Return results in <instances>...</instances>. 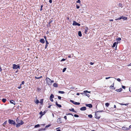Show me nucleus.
<instances>
[{
  "instance_id": "39",
  "label": "nucleus",
  "mask_w": 131,
  "mask_h": 131,
  "mask_svg": "<svg viewBox=\"0 0 131 131\" xmlns=\"http://www.w3.org/2000/svg\"><path fill=\"white\" fill-rule=\"evenodd\" d=\"M66 115H72V116H73V115L71 113H67L66 114Z\"/></svg>"
},
{
  "instance_id": "6",
  "label": "nucleus",
  "mask_w": 131,
  "mask_h": 131,
  "mask_svg": "<svg viewBox=\"0 0 131 131\" xmlns=\"http://www.w3.org/2000/svg\"><path fill=\"white\" fill-rule=\"evenodd\" d=\"M70 101L72 102V103H73V104L76 105H79L80 104V103L79 102H75L73 101L72 100H70Z\"/></svg>"
},
{
  "instance_id": "1",
  "label": "nucleus",
  "mask_w": 131,
  "mask_h": 131,
  "mask_svg": "<svg viewBox=\"0 0 131 131\" xmlns=\"http://www.w3.org/2000/svg\"><path fill=\"white\" fill-rule=\"evenodd\" d=\"M16 122L18 123L17 124H15L16 127L17 128L19 127L21 125H22L24 123V122L22 120H20V122H19V119L18 118H16Z\"/></svg>"
},
{
  "instance_id": "36",
  "label": "nucleus",
  "mask_w": 131,
  "mask_h": 131,
  "mask_svg": "<svg viewBox=\"0 0 131 131\" xmlns=\"http://www.w3.org/2000/svg\"><path fill=\"white\" fill-rule=\"evenodd\" d=\"M66 69H67V68H64V69H63V71H62V72H64L66 71Z\"/></svg>"
},
{
  "instance_id": "60",
  "label": "nucleus",
  "mask_w": 131,
  "mask_h": 131,
  "mask_svg": "<svg viewBox=\"0 0 131 131\" xmlns=\"http://www.w3.org/2000/svg\"><path fill=\"white\" fill-rule=\"evenodd\" d=\"M64 118L66 119H67V116H64Z\"/></svg>"
},
{
  "instance_id": "12",
  "label": "nucleus",
  "mask_w": 131,
  "mask_h": 131,
  "mask_svg": "<svg viewBox=\"0 0 131 131\" xmlns=\"http://www.w3.org/2000/svg\"><path fill=\"white\" fill-rule=\"evenodd\" d=\"M56 105L59 107H62L61 105L58 103L56 101Z\"/></svg>"
},
{
  "instance_id": "18",
  "label": "nucleus",
  "mask_w": 131,
  "mask_h": 131,
  "mask_svg": "<svg viewBox=\"0 0 131 131\" xmlns=\"http://www.w3.org/2000/svg\"><path fill=\"white\" fill-rule=\"evenodd\" d=\"M69 111H72L73 112H75V113H76V112L74 111V109L73 108H72L71 109H70L69 110Z\"/></svg>"
},
{
  "instance_id": "61",
  "label": "nucleus",
  "mask_w": 131,
  "mask_h": 131,
  "mask_svg": "<svg viewBox=\"0 0 131 131\" xmlns=\"http://www.w3.org/2000/svg\"><path fill=\"white\" fill-rule=\"evenodd\" d=\"M18 88L19 89H20L21 88V85H20V86H18Z\"/></svg>"
},
{
  "instance_id": "30",
  "label": "nucleus",
  "mask_w": 131,
  "mask_h": 131,
  "mask_svg": "<svg viewBox=\"0 0 131 131\" xmlns=\"http://www.w3.org/2000/svg\"><path fill=\"white\" fill-rule=\"evenodd\" d=\"M110 105V104L108 103H106L105 104V106L107 107H108Z\"/></svg>"
},
{
  "instance_id": "37",
  "label": "nucleus",
  "mask_w": 131,
  "mask_h": 131,
  "mask_svg": "<svg viewBox=\"0 0 131 131\" xmlns=\"http://www.w3.org/2000/svg\"><path fill=\"white\" fill-rule=\"evenodd\" d=\"M88 116L90 118H92V115L91 114H89L88 115Z\"/></svg>"
},
{
  "instance_id": "42",
  "label": "nucleus",
  "mask_w": 131,
  "mask_h": 131,
  "mask_svg": "<svg viewBox=\"0 0 131 131\" xmlns=\"http://www.w3.org/2000/svg\"><path fill=\"white\" fill-rule=\"evenodd\" d=\"M74 116L75 117H79V115L77 114H74Z\"/></svg>"
},
{
  "instance_id": "41",
  "label": "nucleus",
  "mask_w": 131,
  "mask_h": 131,
  "mask_svg": "<svg viewBox=\"0 0 131 131\" xmlns=\"http://www.w3.org/2000/svg\"><path fill=\"white\" fill-rule=\"evenodd\" d=\"M121 19V18H120V17H119L118 18L115 19V20L117 21L119 20H120Z\"/></svg>"
},
{
  "instance_id": "16",
  "label": "nucleus",
  "mask_w": 131,
  "mask_h": 131,
  "mask_svg": "<svg viewBox=\"0 0 131 131\" xmlns=\"http://www.w3.org/2000/svg\"><path fill=\"white\" fill-rule=\"evenodd\" d=\"M122 90V88H120L118 89H116L115 91L117 92H120Z\"/></svg>"
},
{
  "instance_id": "56",
  "label": "nucleus",
  "mask_w": 131,
  "mask_h": 131,
  "mask_svg": "<svg viewBox=\"0 0 131 131\" xmlns=\"http://www.w3.org/2000/svg\"><path fill=\"white\" fill-rule=\"evenodd\" d=\"M6 123H7V121H5V122H4V123H3V124H4V125H5V124H6Z\"/></svg>"
},
{
  "instance_id": "13",
  "label": "nucleus",
  "mask_w": 131,
  "mask_h": 131,
  "mask_svg": "<svg viewBox=\"0 0 131 131\" xmlns=\"http://www.w3.org/2000/svg\"><path fill=\"white\" fill-rule=\"evenodd\" d=\"M78 23L75 22V21H73L72 25L73 26H77Z\"/></svg>"
},
{
  "instance_id": "58",
  "label": "nucleus",
  "mask_w": 131,
  "mask_h": 131,
  "mask_svg": "<svg viewBox=\"0 0 131 131\" xmlns=\"http://www.w3.org/2000/svg\"><path fill=\"white\" fill-rule=\"evenodd\" d=\"M90 64L91 65H93L94 64V63H93L92 62H91L90 63Z\"/></svg>"
},
{
  "instance_id": "55",
  "label": "nucleus",
  "mask_w": 131,
  "mask_h": 131,
  "mask_svg": "<svg viewBox=\"0 0 131 131\" xmlns=\"http://www.w3.org/2000/svg\"><path fill=\"white\" fill-rule=\"evenodd\" d=\"M50 100L51 102H53V99H52V98H51H51H50Z\"/></svg>"
},
{
  "instance_id": "54",
  "label": "nucleus",
  "mask_w": 131,
  "mask_h": 131,
  "mask_svg": "<svg viewBox=\"0 0 131 131\" xmlns=\"http://www.w3.org/2000/svg\"><path fill=\"white\" fill-rule=\"evenodd\" d=\"M58 98L59 100H61V97L60 96H58Z\"/></svg>"
},
{
  "instance_id": "5",
  "label": "nucleus",
  "mask_w": 131,
  "mask_h": 131,
  "mask_svg": "<svg viewBox=\"0 0 131 131\" xmlns=\"http://www.w3.org/2000/svg\"><path fill=\"white\" fill-rule=\"evenodd\" d=\"M20 66L19 65H16L14 64L13 65V69H17L18 68L20 69Z\"/></svg>"
},
{
  "instance_id": "7",
  "label": "nucleus",
  "mask_w": 131,
  "mask_h": 131,
  "mask_svg": "<svg viewBox=\"0 0 131 131\" xmlns=\"http://www.w3.org/2000/svg\"><path fill=\"white\" fill-rule=\"evenodd\" d=\"M85 105L87 107H88L90 108H92V105L91 104H85Z\"/></svg>"
},
{
  "instance_id": "38",
  "label": "nucleus",
  "mask_w": 131,
  "mask_h": 131,
  "mask_svg": "<svg viewBox=\"0 0 131 131\" xmlns=\"http://www.w3.org/2000/svg\"><path fill=\"white\" fill-rule=\"evenodd\" d=\"M83 92L85 93H90L91 92L88 91L87 90L84 91H83Z\"/></svg>"
},
{
  "instance_id": "31",
  "label": "nucleus",
  "mask_w": 131,
  "mask_h": 131,
  "mask_svg": "<svg viewBox=\"0 0 131 131\" xmlns=\"http://www.w3.org/2000/svg\"><path fill=\"white\" fill-rule=\"evenodd\" d=\"M42 77V76H40L39 77H35V78L36 79H39L41 78Z\"/></svg>"
},
{
  "instance_id": "17",
  "label": "nucleus",
  "mask_w": 131,
  "mask_h": 131,
  "mask_svg": "<svg viewBox=\"0 0 131 131\" xmlns=\"http://www.w3.org/2000/svg\"><path fill=\"white\" fill-rule=\"evenodd\" d=\"M78 35L79 37H81L82 36L81 32V31H79L78 33Z\"/></svg>"
},
{
  "instance_id": "2",
  "label": "nucleus",
  "mask_w": 131,
  "mask_h": 131,
  "mask_svg": "<svg viewBox=\"0 0 131 131\" xmlns=\"http://www.w3.org/2000/svg\"><path fill=\"white\" fill-rule=\"evenodd\" d=\"M46 81L47 83L49 85H51L52 83L54 82V81L53 80H51L48 78H47L46 79Z\"/></svg>"
},
{
  "instance_id": "23",
  "label": "nucleus",
  "mask_w": 131,
  "mask_h": 131,
  "mask_svg": "<svg viewBox=\"0 0 131 131\" xmlns=\"http://www.w3.org/2000/svg\"><path fill=\"white\" fill-rule=\"evenodd\" d=\"M88 28L87 27H86V28L85 29V31H84V33L85 34H86V32H87L88 30Z\"/></svg>"
},
{
  "instance_id": "21",
  "label": "nucleus",
  "mask_w": 131,
  "mask_h": 131,
  "mask_svg": "<svg viewBox=\"0 0 131 131\" xmlns=\"http://www.w3.org/2000/svg\"><path fill=\"white\" fill-rule=\"evenodd\" d=\"M128 104H129L127 103L126 104H123V103H119V104L122 105H125L126 106L128 105Z\"/></svg>"
},
{
  "instance_id": "32",
  "label": "nucleus",
  "mask_w": 131,
  "mask_h": 131,
  "mask_svg": "<svg viewBox=\"0 0 131 131\" xmlns=\"http://www.w3.org/2000/svg\"><path fill=\"white\" fill-rule=\"evenodd\" d=\"M53 21V20H50L49 23H48V25H49V27L50 26H51V25H50V24L52 23V22Z\"/></svg>"
},
{
  "instance_id": "50",
  "label": "nucleus",
  "mask_w": 131,
  "mask_h": 131,
  "mask_svg": "<svg viewBox=\"0 0 131 131\" xmlns=\"http://www.w3.org/2000/svg\"><path fill=\"white\" fill-rule=\"evenodd\" d=\"M66 60V59H63H63H61V61H64L65 60Z\"/></svg>"
},
{
  "instance_id": "11",
  "label": "nucleus",
  "mask_w": 131,
  "mask_h": 131,
  "mask_svg": "<svg viewBox=\"0 0 131 131\" xmlns=\"http://www.w3.org/2000/svg\"><path fill=\"white\" fill-rule=\"evenodd\" d=\"M46 112V111H44L43 112L42 111H40L39 113L40 115L43 114V115L45 114Z\"/></svg>"
},
{
  "instance_id": "3",
  "label": "nucleus",
  "mask_w": 131,
  "mask_h": 131,
  "mask_svg": "<svg viewBox=\"0 0 131 131\" xmlns=\"http://www.w3.org/2000/svg\"><path fill=\"white\" fill-rule=\"evenodd\" d=\"M103 112V110H101L97 111L96 112H95V118H97L98 119H99L100 118V115L99 114H98L97 113L99 112Z\"/></svg>"
},
{
  "instance_id": "51",
  "label": "nucleus",
  "mask_w": 131,
  "mask_h": 131,
  "mask_svg": "<svg viewBox=\"0 0 131 131\" xmlns=\"http://www.w3.org/2000/svg\"><path fill=\"white\" fill-rule=\"evenodd\" d=\"M122 88L124 89H125V87H126L125 86H124L123 85H122Z\"/></svg>"
},
{
  "instance_id": "28",
  "label": "nucleus",
  "mask_w": 131,
  "mask_h": 131,
  "mask_svg": "<svg viewBox=\"0 0 131 131\" xmlns=\"http://www.w3.org/2000/svg\"><path fill=\"white\" fill-rule=\"evenodd\" d=\"M116 42H114L113 45V46H112V47H114L115 46H116Z\"/></svg>"
},
{
  "instance_id": "53",
  "label": "nucleus",
  "mask_w": 131,
  "mask_h": 131,
  "mask_svg": "<svg viewBox=\"0 0 131 131\" xmlns=\"http://www.w3.org/2000/svg\"><path fill=\"white\" fill-rule=\"evenodd\" d=\"M117 80L119 82H120L121 81V79L119 78L117 79Z\"/></svg>"
},
{
  "instance_id": "9",
  "label": "nucleus",
  "mask_w": 131,
  "mask_h": 131,
  "mask_svg": "<svg viewBox=\"0 0 131 131\" xmlns=\"http://www.w3.org/2000/svg\"><path fill=\"white\" fill-rule=\"evenodd\" d=\"M86 107L85 106L82 107L80 108V110L81 111H85L86 110Z\"/></svg>"
},
{
  "instance_id": "29",
  "label": "nucleus",
  "mask_w": 131,
  "mask_h": 131,
  "mask_svg": "<svg viewBox=\"0 0 131 131\" xmlns=\"http://www.w3.org/2000/svg\"><path fill=\"white\" fill-rule=\"evenodd\" d=\"M43 99H41V100L40 102V103L41 105H42L43 103Z\"/></svg>"
},
{
  "instance_id": "14",
  "label": "nucleus",
  "mask_w": 131,
  "mask_h": 131,
  "mask_svg": "<svg viewBox=\"0 0 131 131\" xmlns=\"http://www.w3.org/2000/svg\"><path fill=\"white\" fill-rule=\"evenodd\" d=\"M10 103L11 104H13L14 105H15V103L14 101L12 100L10 101Z\"/></svg>"
},
{
  "instance_id": "49",
  "label": "nucleus",
  "mask_w": 131,
  "mask_h": 131,
  "mask_svg": "<svg viewBox=\"0 0 131 131\" xmlns=\"http://www.w3.org/2000/svg\"><path fill=\"white\" fill-rule=\"evenodd\" d=\"M77 3H80L81 2L80 1V0H78V1H77Z\"/></svg>"
},
{
  "instance_id": "19",
  "label": "nucleus",
  "mask_w": 131,
  "mask_h": 131,
  "mask_svg": "<svg viewBox=\"0 0 131 131\" xmlns=\"http://www.w3.org/2000/svg\"><path fill=\"white\" fill-rule=\"evenodd\" d=\"M53 86L54 87H57L58 86V84L57 83H55L53 84Z\"/></svg>"
},
{
  "instance_id": "27",
  "label": "nucleus",
  "mask_w": 131,
  "mask_h": 131,
  "mask_svg": "<svg viewBox=\"0 0 131 131\" xmlns=\"http://www.w3.org/2000/svg\"><path fill=\"white\" fill-rule=\"evenodd\" d=\"M40 126V125L39 124H37V125H35V128H36L39 127Z\"/></svg>"
},
{
  "instance_id": "57",
  "label": "nucleus",
  "mask_w": 131,
  "mask_h": 131,
  "mask_svg": "<svg viewBox=\"0 0 131 131\" xmlns=\"http://www.w3.org/2000/svg\"><path fill=\"white\" fill-rule=\"evenodd\" d=\"M52 0H49V2L50 3H52Z\"/></svg>"
},
{
  "instance_id": "34",
  "label": "nucleus",
  "mask_w": 131,
  "mask_h": 131,
  "mask_svg": "<svg viewBox=\"0 0 131 131\" xmlns=\"http://www.w3.org/2000/svg\"><path fill=\"white\" fill-rule=\"evenodd\" d=\"M121 40V38L119 37L117 38V39H116V40L118 42H119L118 41H120V40Z\"/></svg>"
},
{
  "instance_id": "26",
  "label": "nucleus",
  "mask_w": 131,
  "mask_h": 131,
  "mask_svg": "<svg viewBox=\"0 0 131 131\" xmlns=\"http://www.w3.org/2000/svg\"><path fill=\"white\" fill-rule=\"evenodd\" d=\"M6 100H7L6 99H3L2 100V101L3 103H5L6 102Z\"/></svg>"
},
{
  "instance_id": "33",
  "label": "nucleus",
  "mask_w": 131,
  "mask_h": 131,
  "mask_svg": "<svg viewBox=\"0 0 131 131\" xmlns=\"http://www.w3.org/2000/svg\"><path fill=\"white\" fill-rule=\"evenodd\" d=\"M35 103H36L37 104H38L39 103H40V102H39V101L38 100H37L35 102Z\"/></svg>"
},
{
  "instance_id": "47",
  "label": "nucleus",
  "mask_w": 131,
  "mask_h": 131,
  "mask_svg": "<svg viewBox=\"0 0 131 131\" xmlns=\"http://www.w3.org/2000/svg\"><path fill=\"white\" fill-rule=\"evenodd\" d=\"M76 8L77 9H78L80 8V6L78 5H76Z\"/></svg>"
},
{
  "instance_id": "24",
  "label": "nucleus",
  "mask_w": 131,
  "mask_h": 131,
  "mask_svg": "<svg viewBox=\"0 0 131 131\" xmlns=\"http://www.w3.org/2000/svg\"><path fill=\"white\" fill-rule=\"evenodd\" d=\"M129 129V128H125V127H122V129L124 130H128Z\"/></svg>"
},
{
  "instance_id": "45",
  "label": "nucleus",
  "mask_w": 131,
  "mask_h": 131,
  "mask_svg": "<svg viewBox=\"0 0 131 131\" xmlns=\"http://www.w3.org/2000/svg\"><path fill=\"white\" fill-rule=\"evenodd\" d=\"M51 126V125L50 124V125H46V126H45V128H48V127H49L50 126Z\"/></svg>"
},
{
  "instance_id": "22",
  "label": "nucleus",
  "mask_w": 131,
  "mask_h": 131,
  "mask_svg": "<svg viewBox=\"0 0 131 131\" xmlns=\"http://www.w3.org/2000/svg\"><path fill=\"white\" fill-rule=\"evenodd\" d=\"M54 97V95H53V94H51L50 95V98H51H51H53Z\"/></svg>"
},
{
  "instance_id": "44",
  "label": "nucleus",
  "mask_w": 131,
  "mask_h": 131,
  "mask_svg": "<svg viewBox=\"0 0 131 131\" xmlns=\"http://www.w3.org/2000/svg\"><path fill=\"white\" fill-rule=\"evenodd\" d=\"M46 44L47 45H48L49 43L48 42L47 40H46Z\"/></svg>"
},
{
  "instance_id": "10",
  "label": "nucleus",
  "mask_w": 131,
  "mask_h": 131,
  "mask_svg": "<svg viewBox=\"0 0 131 131\" xmlns=\"http://www.w3.org/2000/svg\"><path fill=\"white\" fill-rule=\"evenodd\" d=\"M40 42L43 43L45 42V40L43 38L41 39L40 40Z\"/></svg>"
},
{
  "instance_id": "46",
  "label": "nucleus",
  "mask_w": 131,
  "mask_h": 131,
  "mask_svg": "<svg viewBox=\"0 0 131 131\" xmlns=\"http://www.w3.org/2000/svg\"><path fill=\"white\" fill-rule=\"evenodd\" d=\"M43 7V5H41V8L40 9V11H41L42 10V7Z\"/></svg>"
},
{
  "instance_id": "20",
  "label": "nucleus",
  "mask_w": 131,
  "mask_h": 131,
  "mask_svg": "<svg viewBox=\"0 0 131 131\" xmlns=\"http://www.w3.org/2000/svg\"><path fill=\"white\" fill-rule=\"evenodd\" d=\"M58 93H59L63 94L65 92L64 91H58Z\"/></svg>"
},
{
  "instance_id": "35",
  "label": "nucleus",
  "mask_w": 131,
  "mask_h": 131,
  "mask_svg": "<svg viewBox=\"0 0 131 131\" xmlns=\"http://www.w3.org/2000/svg\"><path fill=\"white\" fill-rule=\"evenodd\" d=\"M118 6L119 7H122V5L121 4L119 3L118 4Z\"/></svg>"
},
{
  "instance_id": "4",
  "label": "nucleus",
  "mask_w": 131,
  "mask_h": 131,
  "mask_svg": "<svg viewBox=\"0 0 131 131\" xmlns=\"http://www.w3.org/2000/svg\"><path fill=\"white\" fill-rule=\"evenodd\" d=\"M8 122L10 124H13L14 126L15 125L16 123L15 121L13 120L9 119L8 120Z\"/></svg>"
},
{
  "instance_id": "63",
  "label": "nucleus",
  "mask_w": 131,
  "mask_h": 131,
  "mask_svg": "<svg viewBox=\"0 0 131 131\" xmlns=\"http://www.w3.org/2000/svg\"><path fill=\"white\" fill-rule=\"evenodd\" d=\"M52 105H50L48 107V108H50L51 107V106Z\"/></svg>"
},
{
  "instance_id": "15",
  "label": "nucleus",
  "mask_w": 131,
  "mask_h": 131,
  "mask_svg": "<svg viewBox=\"0 0 131 131\" xmlns=\"http://www.w3.org/2000/svg\"><path fill=\"white\" fill-rule=\"evenodd\" d=\"M114 83H113L110 86V88L112 89H115V88H114Z\"/></svg>"
},
{
  "instance_id": "25",
  "label": "nucleus",
  "mask_w": 131,
  "mask_h": 131,
  "mask_svg": "<svg viewBox=\"0 0 131 131\" xmlns=\"http://www.w3.org/2000/svg\"><path fill=\"white\" fill-rule=\"evenodd\" d=\"M110 78H112L113 79H114V78L113 77H106L105 78V79H109ZM115 79H116V78H115Z\"/></svg>"
},
{
  "instance_id": "62",
  "label": "nucleus",
  "mask_w": 131,
  "mask_h": 131,
  "mask_svg": "<svg viewBox=\"0 0 131 131\" xmlns=\"http://www.w3.org/2000/svg\"><path fill=\"white\" fill-rule=\"evenodd\" d=\"M80 24L78 23V24H77V26H80Z\"/></svg>"
},
{
  "instance_id": "43",
  "label": "nucleus",
  "mask_w": 131,
  "mask_h": 131,
  "mask_svg": "<svg viewBox=\"0 0 131 131\" xmlns=\"http://www.w3.org/2000/svg\"><path fill=\"white\" fill-rule=\"evenodd\" d=\"M46 129L45 128H41L40 130H41V131H42V130H45Z\"/></svg>"
},
{
  "instance_id": "59",
  "label": "nucleus",
  "mask_w": 131,
  "mask_h": 131,
  "mask_svg": "<svg viewBox=\"0 0 131 131\" xmlns=\"http://www.w3.org/2000/svg\"><path fill=\"white\" fill-rule=\"evenodd\" d=\"M47 46H48V45H47L46 44V45L45 46V49H46L47 48Z\"/></svg>"
},
{
  "instance_id": "64",
  "label": "nucleus",
  "mask_w": 131,
  "mask_h": 131,
  "mask_svg": "<svg viewBox=\"0 0 131 131\" xmlns=\"http://www.w3.org/2000/svg\"><path fill=\"white\" fill-rule=\"evenodd\" d=\"M129 91L130 92H131V87H130L129 88Z\"/></svg>"
},
{
  "instance_id": "8",
  "label": "nucleus",
  "mask_w": 131,
  "mask_h": 131,
  "mask_svg": "<svg viewBox=\"0 0 131 131\" xmlns=\"http://www.w3.org/2000/svg\"><path fill=\"white\" fill-rule=\"evenodd\" d=\"M61 118H58L57 120V122L58 123H62V120H61Z\"/></svg>"
},
{
  "instance_id": "40",
  "label": "nucleus",
  "mask_w": 131,
  "mask_h": 131,
  "mask_svg": "<svg viewBox=\"0 0 131 131\" xmlns=\"http://www.w3.org/2000/svg\"><path fill=\"white\" fill-rule=\"evenodd\" d=\"M84 94L85 95H86L88 97H89V96H90L89 95V94H88L85 93V94Z\"/></svg>"
},
{
  "instance_id": "52",
  "label": "nucleus",
  "mask_w": 131,
  "mask_h": 131,
  "mask_svg": "<svg viewBox=\"0 0 131 131\" xmlns=\"http://www.w3.org/2000/svg\"><path fill=\"white\" fill-rule=\"evenodd\" d=\"M25 83L24 82V81H23L21 82V83L20 84V85H21V84H24Z\"/></svg>"
},
{
  "instance_id": "48",
  "label": "nucleus",
  "mask_w": 131,
  "mask_h": 131,
  "mask_svg": "<svg viewBox=\"0 0 131 131\" xmlns=\"http://www.w3.org/2000/svg\"><path fill=\"white\" fill-rule=\"evenodd\" d=\"M127 18L126 17H124L123 18V19L124 20H126L127 19Z\"/></svg>"
}]
</instances>
